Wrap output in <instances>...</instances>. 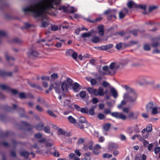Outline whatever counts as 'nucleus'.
<instances>
[{"instance_id": "09e8293b", "label": "nucleus", "mask_w": 160, "mask_h": 160, "mask_svg": "<svg viewBox=\"0 0 160 160\" xmlns=\"http://www.w3.org/2000/svg\"><path fill=\"white\" fill-rule=\"evenodd\" d=\"M51 141L50 142H47L46 144V146L47 147H50L53 145V141L52 140H50Z\"/></svg>"}, {"instance_id": "338daca9", "label": "nucleus", "mask_w": 160, "mask_h": 160, "mask_svg": "<svg viewBox=\"0 0 160 160\" xmlns=\"http://www.w3.org/2000/svg\"><path fill=\"white\" fill-rule=\"evenodd\" d=\"M75 124V126H76L80 128H84V125L82 124H80L77 123H76Z\"/></svg>"}, {"instance_id": "774afa93", "label": "nucleus", "mask_w": 160, "mask_h": 160, "mask_svg": "<svg viewBox=\"0 0 160 160\" xmlns=\"http://www.w3.org/2000/svg\"><path fill=\"white\" fill-rule=\"evenodd\" d=\"M70 12L71 13H73L75 12L76 11V9L74 8L73 7H72L70 8L69 9Z\"/></svg>"}, {"instance_id": "0eeeda50", "label": "nucleus", "mask_w": 160, "mask_h": 160, "mask_svg": "<svg viewBox=\"0 0 160 160\" xmlns=\"http://www.w3.org/2000/svg\"><path fill=\"white\" fill-rule=\"evenodd\" d=\"M121 64L117 62H112L109 65L110 69L112 71V75H114L119 68Z\"/></svg>"}, {"instance_id": "39448f33", "label": "nucleus", "mask_w": 160, "mask_h": 160, "mask_svg": "<svg viewBox=\"0 0 160 160\" xmlns=\"http://www.w3.org/2000/svg\"><path fill=\"white\" fill-rule=\"evenodd\" d=\"M117 11V10L116 9H109L105 12L104 14L108 15L107 16V19L108 20H110L113 17L116 18L115 14Z\"/></svg>"}, {"instance_id": "4d7b16f0", "label": "nucleus", "mask_w": 160, "mask_h": 160, "mask_svg": "<svg viewBox=\"0 0 160 160\" xmlns=\"http://www.w3.org/2000/svg\"><path fill=\"white\" fill-rule=\"evenodd\" d=\"M34 137L36 138H40L42 137V135L41 133H38L35 134Z\"/></svg>"}, {"instance_id": "f3484780", "label": "nucleus", "mask_w": 160, "mask_h": 160, "mask_svg": "<svg viewBox=\"0 0 160 160\" xmlns=\"http://www.w3.org/2000/svg\"><path fill=\"white\" fill-rule=\"evenodd\" d=\"M152 130V124H149L147 126L146 128H144L141 131V133H143L144 132H151Z\"/></svg>"}, {"instance_id": "e433bc0d", "label": "nucleus", "mask_w": 160, "mask_h": 160, "mask_svg": "<svg viewBox=\"0 0 160 160\" xmlns=\"http://www.w3.org/2000/svg\"><path fill=\"white\" fill-rule=\"evenodd\" d=\"M152 110V111L151 112V113L152 114H155L158 113V108L156 107V105L154 106Z\"/></svg>"}, {"instance_id": "a878e982", "label": "nucleus", "mask_w": 160, "mask_h": 160, "mask_svg": "<svg viewBox=\"0 0 160 160\" xmlns=\"http://www.w3.org/2000/svg\"><path fill=\"white\" fill-rule=\"evenodd\" d=\"M159 43V40L157 38L154 39L153 40V42L152 43V46L153 48L157 47L158 46Z\"/></svg>"}, {"instance_id": "6ab92c4d", "label": "nucleus", "mask_w": 160, "mask_h": 160, "mask_svg": "<svg viewBox=\"0 0 160 160\" xmlns=\"http://www.w3.org/2000/svg\"><path fill=\"white\" fill-rule=\"evenodd\" d=\"M118 148L117 145L113 142H110L108 144V149L110 151H112Z\"/></svg>"}, {"instance_id": "f03ea898", "label": "nucleus", "mask_w": 160, "mask_h": 160, "mask_svg": "<svg viewBox=\"0 0 160 160\" xmlns=\"http://www.w3.org/2000/svg\"><path fill=\"white\" fill-rule=\"evenodd\" d=\"M122 87L125 88L127 92L124 94V99L131 103H134L138 97V94L132 88L127 85L123 86Z\"/></svg>"}, {"instance_id": "603ef678", "label": "nucleus", "mask_w": 160, "mask_h": 160, "mask_svg": "<svg viewBox=\"0 0 160 160\" xmlns=\"http://www.w3.org/2000/svg\"><path fill=\"white\" fill-rule=\"evenodd\" d=\"M102 85L104 87L110 86L109 84L105 81H103L102 83Z\"/></svg>"}, {"instance_id": "7c9ffc66", "label": "nucleus", "mask_w": 160, "mask_h": 160, "mask_svg": "<svg viewBox=\"0 0 160 160\" xmlns=\"http://www.w3.org/2000/svg\"><path fill=\"white\" fill-rule=\"evenodd\" d=\"M74 51L72 49L67 50L66 52V55L67 56H71L72 53H73Z\"/></svg>"}, {"instance_id": "72a5a7b5", "label": "nucleus", "mask_w": 160, "mask_h": 160, "mask_svg": "<svg viewBox=\"0 0 160 160\" xmlns=\"http://www.w3.org/2000/svg\"><path fill=\"white\" fill-rule=\"evenodd\" d=\"M133 131L136 133H139L140 132L141 130L138 127V126L136 125L132 127Z\"/></svg>"}, {"instance_id": "c756f323", "label": "nucleus", "mask_w": 160, "mask_h": 160, "mask_svg": "<svg viewBox=\"0 0 160 160\" xmlns=\"http://www.w3.org/2000/svg\"><path fill=\"white\" fill-rule=\"evenodd\" d=\"M100 38L99 37L95 36L93 37L92 39V41L94 43H96L99 42Z\"/></svg>"}, {"instance_id": "7ed1b4c3", "label": "nucleus", "mask_w": 160, "mask_h": 160, "mask_svg": "<svg viewBox=\"0 0 160 160\" xmlns=\"http://www.w3.org/2000/svg\"><path fill=\"white\" fill-rule=\"evenodd\" d=\"M73 83L72 80L69 77H67L65 80L60 82V87L62 91L65 92H68L70 89H71Z\"/></svg>"}, {"instance_id": "423d86ee", "label": "nucleus", "mask_w": 160, "mask_h": 160, "mask_svg": "<svg viewBox=\"0 0 160 160\" xmlns=\"http://www.w3.org/2000/svg\"><path fill=\"white\" fill-rule=\"evenodd\" d=\"M150 78V77L148 76H142L140 77L138 83L141 85L150 84L152 83V82L149 81Z\"/></svg>"}, {"instance_id": "c03bdc74", "label": "nucleus", "mask_w": 160, "mask_h": 160, "mask_svg": "<svg viewBox=\"0 0 160 160\" xmlns=\"http://www.w3.org/2000/svg\"><path fill=\"white\" fill-rule=\"evenodd\" d=\"M79 95L81 98H84L86 96V92L84 91H82L80 92Z\"/></svg>"}, {"instance_id": "cd10ccee", "label": "nucleus", "mask_w": 160, "mask_h": 160, "mask_svg": "<svg viewBox=\"0 0 160 160\" xmlns=\"http://www.w3.org/2000/svg\"><path fill=\"white\" fill-rule=\"evenodd\" d=\"M98 29L99 34L101 36L103 35L104 33L103 26L102 25L99 26Z\"/></svg>"}, {"instance_id": "2f4dec72", "label": "nucleus", "mask_w": 160, "mask_h": 160, "mask_svg": "<svg viewBox=\"0 0 160 160\" xmlns=\"http://www.w3.org/2000/svg\"><path fill=\"white\" fill-rule=\"evenodd\" d=\"M20 155L25 158H28L29 155V153L28 152L23 151L20 153Z\"/></svg>"}, {"instance_id": "f704fd0d", "label": "nucleus", "mask_w": 160, "mask_h": 160, "mask_svg": "<svg viewBox=\"0 0 160 160\" xmlns=\"http://www.w3.org/2000/svg\"><path fill=\"white\" fill-rule=\"evenodd\" d=\"M78 121L81 123H85L86 122V120L85 117L81 116L79 118Z\"/></svg>"}, {"instance_id": "4468645a", "label": "nucleus", "mask_w": 160, "mask_h": 160, "mask_svg": "<svg viewBox=\"0 0 160 160\" xmlns=\"http://www.w3.org/2000/svg\"><path fill=\"white\" fill-rule=\"evenodd\" d=\"M73 91L74 92H78L80 89V85L77 82H75L72 86Z\"/></svg>"}, {"instance_id": "f257e3e1", "label": "nucleus", "mask_w": 160, "mask_h": 160, "mask_svg": "<svg viewBox=\"0 0 160 160\" xmlns=\"http://www.w3.org/2000/svg\"><path fill=\"white\" fill-rule=\"evenodd\" d=\"M60 0H41L37 3H32L23 9L25 13L31 12L35 17L46 16L47 13L51 14L50 10L54 9L53 4H58Z\"/></svg>"}, {"instance_id": "3c124183", "label": "nucleus", "mask_w": 160, "mask_h": 160, "mask_svg": "<svg viewBox=\"0 0 160 160\" xmlns=\"http://www.w3.org/2000/svg\"><path fill=\"white\" fill-rule=\"evenodd\" d=\"M155 154H157L160 152V147H157L155 148L154 150Z\"/></svg>"}, {"instance_id": "c9c22d12", "label": "nucleus", "mask_w": 160, "mask_h": 160, "mask_svg": "<svg viewBox=\"0 0 160 160\" xmlns=\"http://www.w3.org/2000/svg\"><path fill=\"white\" fill-rule=\"evenodd\" d=\"M79 111L82 113L87 114L88 112V110L87 108H81Z\"/></svg>"}, {"instance_id": "ea45409f", "label": "nucleus", "mask_w": 160, "mask_h": 160, "mask_svg": "<svg viewBox=\"0 0 160 160\" xmlns=\"http://www.w3.org/2000/svg\"><path fill=\"white\" fill-rule=\"evenodd\" d=\"M158 7L155 5H151L149 7V12H152L153 10L156 9Z\"/></svg>"}, {"instance_id": "6e6d98bb", "label": "nucleus", "mask_w": 160, "mask_h": 160, "mask_svg": "<svg viewBox=\"0 0 160 160\" xmlns=\"http://www.w3.org/2000/svg\"><path fill=\"white\" fill-rule=\"evenodd\" d=\"M98 117L100 119H102L105 118V116L103 114L99 113L98 114Z\"/></svg>"}, {"instance_id": "a18cd8bd", "label": "nucleus", "mask_w": 160, "mask_h": 160, "mask_svg": "<svg viewBox=\"0 0 160 160\" xmlns=\"http://www.w3.org/2000/svg\"><path fill=\"white\" fill-rule=\"evenodd\" d=\"M90 157L88 153L85 154L83 160H90Z\"/></svg>"}, {"instance_id": "a19ab883", "label": "nucleus", "mask_w": 160, "mask_h": 160, "mask_svg": "<svg viewBox=\"0 0 160 160\" xmlns=\"http://www.w3.org/2000/svg\"><path fill=\"white\" fill-rule=\"evenodd\" d=\"M91 36V33L86 32L82 33L81 36L83 38L89 37Z\"/></svg>"}, {"instance_id": "37998d69", "label": "nucleus", "mask_w": 160, "mask_h": 160, "mask_svg": "<svg viewBox=\"0 0 160 160\" xmlns=\"http://www.w3.org/2000/svg\"><path fill=\"white\" fill-rule=\"evenodd\" d=\"M47 112L53 118H55L57 117L56 115H55L52 111L50 110H48L47 111Z\"/></svg>"}, {"instance_id": "a211bd4d", "label": "nucleus", "mask_w": 160, "mask_h": 160, "mask_svg": "<svg viewBox=\"0 0 160 160\" xmlns=\"http://www.w3.org/2000/svg\"><path fill=\"white\" fill-rule=\"evenodd\" d=\"M127 5L128 7L130 8H137L138 7V5L132 1H129L128 2Z\"/></svg>"}, {"instance_id": "de8ad7c7", "label": "nucleus", "mask_w": 160, "mask_h": 160, "mask_svg": "<svg viewBox=\"0 0 160 160\" xmlns=\"http://www.w3.org/2000/svg\"><path fill=\"white\" fill-rule=\"evenodd\" d=\"M60 10H63V12H66L68 11V9L67 7L64 6H61L59 8Z\"/></svg>"}, {"instance_id": "c85d7f7f", "label": "nucleus", "mask_w": 160, "mask_h": 160, "mask_svg": "<svg viewBox=\"0 0 160 160\" xmlns=\"http://www.w3.org/2000/svg\"><path fill=\"white\" fill-rule=\"evenodd\" d=\"M44 126V124L42 122H40L39 124L36 126V129L39 131L42 130Z\"/></svg>"}, {"instance_id": "4be33fe9", "label": "nucleus", "mask_w": 160, "mask_h": 160, "mask_svg": "<svg viewBox=\"0 0 160 160\" xmlns=\"http://www.w3.org/2000/svg\"><path fill=\"white\" fill-rule=\"evenodd\" d=\"M48 24L49 22L47 18L45 17L42 19V27H46L48 26Z\"/></svg>"}, {"instance_id": "dca6fc26", "label": "nucleus", "mask_w": 160, "mask_h": 160, "mask_svg": "<svg viewBox=\"0 0 160 160\" xmlns=\"http://www.w3.org/2000/svg\"><path fill=\"white\" fill-rule=\"evenodd\" d=\"M128 10L126 8H124L119 12V18H120L121 19L123 18L126 14L127 13Z\"/></svg>"}, {"instance_id": "052dcab7", "label": "nucleus", "mask_w": 160, "mask_h": 160, "mask_svg": "<svg viewBox=\"0 0 160 160\" xmlns=\"http://www.w3.org/2000/svg\"><path fill=\"white\" fill-rule=\"evenodd\" d=\"M71 56L74 59H76L77 58L78 55L76 52L73 51V53H72Z\"/></svg>"}, {"instance_id": "0e129e2a", "label": "nucleus", "mask_w": 160, "mask_h": 160, "mask_svg": "<svg viewBox=\"0 0 160 160\" xmlns=\"http://www.w3.org/2000/svg\"><path fill=\"white\" fill-rule=\"evenodd\" d=\"M153 147V145L152 143H150L149 144L148 146V149L149 151H151Z\"/></svg>"}, {"instance_id": "e2e57ef3", "label": "nucleus", "mask_w": 160, "mask_h": 160, "mask_svg": "<svg viewBox=\"0 0 160 160\" xmlns=\"http://www.w3.org/2000/svg\"><path fill=\"white\" fill-rule=\"evenodd\" d=\"M144 49L145 50L149 51L150 49V48L149 45L145 44L144 46Z\"/></svg>"}, {"instance_id": "6e6552de", "label": "nucleus", "mask_w": 160, "mask_h": 160, "mask_svg": "<svg viewBox=\"0 0 160 160\" xmlns=\"http://www.w3.org/2000/svg\"><path fill=\"white\" fill-rule=\"evenodd\" d=\"M113 117L118 118L120 119L123 120H125L127 118V116L123 114L118 112H114L111 113Z\"/></svg>"}, {"instance_id": "58836bf2", "label": "nucleus", "mask_w": 160, "mask_h": 160, "mask_svg": "<svg viewBox=\"0 0 160 160\" xmlns=\"http://www.w3.org/2000/svg\"><path fill=\"white\" fill-rule=\"evenodd\" d=\"M111 126V125L110 123H107L106 124H105L103 126V129L106 131H108L109 130V128H110Z\"/></svg>"}, {"instance_id": "f8f14e48", "label": "nucleus", "mask_w": 160, "mask_h": 160, "mask_svg": "<svg viewBox=\"0 0 160 160\" xmlns=\"http://www.w3.org/2000/svg\"><path fill=\"white\" fill-rule=\"evenodd\" d=\"M19 97L21 99L28 98H33L32 94L29 93L25 94L24 92L20 93H19Z\"/></svg>"}, {"instance_id": "79ce46f5", "label": "nucleus", "mask_w": 160, "mask_h": 160, "mask_svg": "<svg viewBox=\"0 0 160 160\" xmlns=\"http://www.w3.org/2000/svg\"><path fill=\"white\" fill-rule=\"evenodd\" d=\"M126 103V102L124 100H122L121 101V103L118 105V108L119 109L121 108L122 107V106L125 105Z\"/></svg>"}, {"instance_id": "9d476101", "label": "nucleus", "mask_w": 160, "mask_h": 160, "mask_svg": "<svg viewBox=\"0 0 160 160\" xmlns=\"http://www.w3.org/2000/svg\"><path fill=\"white\" fill-rule=\"evenodd\" d=\"M0 88L8 92L11 91L13 94H16L18 93V91L17 90L11 89L8 86L5 84H0Z\"/></svg>"}, {"instance_id": "20e7f679", "label": "nucleus", "mask_w": 160, "mask_h": 160, "mask_svg": "<svg viewBox=\"0 0 160 160\" xmlns=\"http://www.w3.org/2000/svg\"><path fill=\"white\" fill-rule=\"evenodd\" d=\"M87 90L91 95L95 96H103L105 93L103 89L101 87H99L98 90L90 87L87 88Z\"/></svg>"}, {"instance_id": "aec40b11", "label": "nucleus", "mask_w": 160, "mask_h": 160, "mask_svg": "<svg viewBox=\"0 0 160 160\" xmlns=\"http://www.w3.org/2000/svg\"><path fill=\"white\" fill-rule=\"evenodd\" d=\"M110 92L114 98H116L118 96V92L115 88L113 87H111L110 89Z\"/></svg>"}, {"instance_id": "5701e85b", "label": "nucleus", "mask_w": 160, "mask_h": 160, "mask_svg": "<svg viewBox=\"0 0 160 160\" xmlns=\"http://www.w3.org/2000/svg\"><path fill=\"white\" fill-rule=\"evenodd\" d=\"M51 28L52 31H56L58 30L59 28L61 29V26L60 25L51 24Z\"/></svg>"}, {"instance_id": "1a4fd4ad", "label": "nucleus", "mask_w": 160, "mask_h": 160, "mask_svg": "<svg viewBox=\"0 0 160 160\" xmlns=\"http://www.w3.org/2000/svg\"><path fill=\"white\" fill-rule=\"evenodd\" d=\"M59 84L57 82H55L54 83L51 84L49 87V90H51L52 89H54L56 92L58 93L60 92Z\"/></svg>"}, {"instance_id": "473e14b6", "label": "nucleus", "mask_w": 160, "mask_h": 160, "mask_svg": "<svg viewBox=\"0 0 160 160\" xmlns=\"http://www.w3.org/2000/svg\"><path fill=\"white\" fill-rule=\"evenodd\" d=\"M146 132V133H145V132H144L143 133H141L142 137H143V138H144L145 139L148 138L150 135V133L147 131Z\"/></svg>"}, {"instance_id": "2eb2a0df", "label": "nucleus", "mask_w": 160, "mask_h": 160, "mask_svg": "<svg viewBox=\"0 0 160 160\" xmlns=\"http://www.w3.org/2000/svg\"><path fill=\"white\" fill-rule=\"evenodd\" d=\"M156 105L155 103L152 102H150L146 105V109L147 111H149L150 110L152 109Z\"/></svg>"}, {"instance_id": "5fc2aeb1", "label": "nucleus", "mask_w": 160, "mask_h": 160, "mask_svg": "<svg viewBox=\"0 0 160 160\" xmlns=\"http://www.w3.org/2000/svg\"><path fill=\"white\" fill-rule=\"evenodd\" d=\"M103 157L104 158H111L112 156V154H110L107 153L103 154Z\"/></svg>"}, {"instance_id": "9b49d317", "label": "nucleus", "mask_w": 160, "mask_h": 160, "mask_svg": "<svg viewBox=\"0 0 160 160\" xmlns=\"http://www.w3.org/2000/svg\"><path fill=\"white\" fill-rule=\"evenodd\" d=\"M102 69L103 71V74L113 75L109 66L108 67L107 65L104 66L102 67Z\"/></svg>"}, {"instance_id": "864d4df0", "label": "nucleus", "mask_w": 160, "mask_h": 160, "mask_svg": "<svg viewBox=\"0 0 160 160\" xmlns=\"http://www.w3.org/2000/svg\"><path fill=\"white\" fill-rule=\"evenodd\" d=\"M142 142L144 147L145 148H147L149 145V142L145 139Z\"/></svg>"}, {"instance_id": "412c9836", "label": "nucleus", "mask_w": 160, "mask_h": 160, "mask_svg": "<svg viewBox=\"0 0 160 160\" xmlns=\"http://www.w3.org/2000/svg\"><path fill=\"white\" fill-rule=\"evenodd\" d=\"M113 45L112 44H110L105 46H102L101 47H98L99 50H106L110 48H112Z\"/></svg>"}, {"instance_id": "49530a36", "label": "nucleus", "mask_w": 160, "mask_h": 160, "mask_svg": "<svg viewBox=\"0 0 160 160\" xmlns=\"http://www.w3.org/2000/svg\"><path fill=\"white\" fill-rule=\"evenodd\" d=\"M137 8H139L143 10H145L146 8V5L145 4H141L138 5Z\"/></svg>"}, {"instance_id": "680f3d73", "label": "nucleus", "mask_w": 160, "mask_h": 160, "mask_svg": "<svg viewBox=\"0 0 160 160\" xmlns=\"http://www.w3.org/2000/svg\"><path fill=\"white\" fill-rule=\"evenodd\" d=\"M90 82H91V84L92 85H95L97 83V81L95 79H92L90 80Z\"/></svg>"}, {"instance_id": "393cba45", "label": "nucleus", "mask_w": 160, "mask_h": 160, "mask_svg": "<svg viewBox=\"0 0 160 160\" xmlns=\"http://www.w3.org/2000/svg\"><path fill=\"white\" fill-rule=\"evenodd\" d=\"M12 75L11 72H6L2 70H0V76L4 77L5 76H10Z\"/></svg>"}, {"instance_id": "8fccbe9b", "label": "nucleus", "mask_w": 160, "mask_h": 160, "mask_svg": "<svg viewBox=\"0 0 160 160\" xmlns=\"http://www.w3.org/2000/svg\"><path fill=\"white\" fill-rule=\"evenodd\" d=\"M138 140L142 142L144 140L145 138H143L142 136L139 134H137V138Z\"/></svg>"}, {"instance_id": "4c0bfd02", "label": "nucleus", "mask_w": 160, "mask_h": 160, "mask_svg": "<svg viewBox=\"0 0 160 160\" xmlns=\"http://www.w3.org/2000/svg\"><path fill=\"white\" fill-rule=\"evenodd\" d=\"M96 108L95 106H93L89 110V114L91 115H93L94 114V110Z\"/></svg>"}, {"instance_id": "69168bd1", "label": "nucleus", "mask_w": 160, "mask_h": 160, "mask_svg": "<svg viewBox=\"0 0 160 160\" xmlns=\"http://www.w3.org/2000/svg\"><path fill=\"white\" fill-rule=\"evenodd\" d=\"M44 130L47 133H49L50 132V129L48 127H45L44 128Z\"/></svg>"}, {"instance_id": "bf43d9fd", "label": "nucleus", "mask_w": 160, "mask_h": 160, "mask_svg": "<svg viewBox=\"0 0 160 160\" xmlns=\"http://www.w3.org/2000/svg\"><path fill=\"white\" fill-rule=\"evenodd\" d=\"M69 157L70 158L72 159H74L77 157L73 153H71L69 154Z\"/></svg>"}, {"instance_id": "bb28decb", "label": "nucleus", "mask_w": 160, "mask_h": 160, "mask_svg": "<svg viewBox=\"0 0 160 160\" xmlns=\"http://www.w3.org/2000/svg\"><path fill=\"white\" fill-rule=\"evenodd\" d=\"M68 120L70 123L72 124H75L76 123V119L73 117L72 116H69L68 117Z\"/></svg>"}, {"instance_id": "13d9d810", "label": "nucleus", "mask_w": 160, "mask_h": 160, "mask_svg": "<svg viewBox=\"0 0 160 160\" xmlns=\"http://www.w3.org/2000/svg\"><path fill=\"white\" fill-rule=\"evenodd\" d=\"M93 142H92V141H90L89 143V145H88V148L90 150H92V149H93Z\"/></svg>"}, {"instance_id": "ddd939ff", "label": "nucleus", "mask_w": 160, "mask_h": 160, "mask_svg": "<svg viewBox=\"0 0 160 160\" xmlns=\"http://www.w3.org/2000/svg\"><path fill=\"white\" fill-rule=\"evenodd\" d=\"M101 147L98 144H96L94 147L93 152L95 155H98L100 152Z\"/></svg>"}, {"instance_id": "b1692460", "label": "nucleus", "mask_w": 160, "mask_h": 160, "mask_svg": "<svg viewBox=\"0 0 160 160\" xmlns=\"http://www.w3.org/2000/svg\"><path fill=\"white\" fill-rule=\"evenodd\" d=\"M72 105L71 100L67 99L64 101L63 105L65 107L70 108L72 107Z\"/></svg>"}]
</instances>
